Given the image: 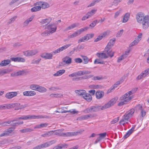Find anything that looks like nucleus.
I'll list each match as a JSON object with an SVG mask.
<instances>
[{
  "label": "nucleus",
  "mask_w": 149,
  "mask_h": 149,
  "mask_svg": "<svg viewBox=\"0 0 149 149\" xmlns=\"http://www.w3.org/2000/svg\"><path fill=\"white\" fill-rule=\"evenodd\" d=\"M50 117L46 116L38 115L36 116L35 115H28V116H22L20 117L14 118L13 120L10 121L12 122L10 125L13 127H15L17 125L22 124L23 123V121H19L16 123H14L15 121H18L19 119L26 120L27 119H36L39 118H49Z\"/></svg>",
  "instance_id": "f257e3e1"
},
{
  "label": "nucleus",
  "mask_w": 149,
  "mask_h": 149,
  "mask_svg": "<svg viewBox=\"0 0 149 149\" xmlns=\"http://www.w3.org/2000/svg\"><path fill=\"white\" fill-rule=\"evenodd\" d=\"M136 17L137 22L142 24L143 29H147L149 26V16H144V13L140 12L138 13Z\"/></svg>",
  "instance_id": "f03ea898"
},
{
  "label": "nucleus",
  "mask_w": 149,
  "mask_h": 149,
  "mask_svg": "<svg viewBox=\"0 0 149 149\" xmlns=\"http://www.w3.org/2000/svg\"><path fill=\"white\" fill-rule=\"evenodd\" d=\"M133 98L132 96L129 97L125 94L124 95L120 97L119 100L120 101L118 104V106H122L125 104H127V102L130 101Z\"/></svg>",
  "instance_id": "7ed1b4c3"
},
{
  "label": "nucleus",
  "mask_w": 149,
  "mask_h": 149,
  "mask_svg": "<svg viewBox=\"0 0 149 149\" xmlns=\"http://www.w3.org/2000/svg\"><path fill=\"white\" fill-rule=\"evenodd\" d=\"M101 110V106L96 105L88 107L84 111L85 113L97 112Z\"/></svg>",
  "instance_id": "20e7f679"
},
{
  "label": "nucleus",
  "mask_w": 149,
  "mask_h": 149,
  "mask_svg": "<svg viewBox=\"0 0 149 149\" xmlns=\"http://www.w3.org/2000/svg\"><path fill=\"white\" fill-rule=\"evenodd\" d=\"M118 99V97H116L112 99L108 102L103 106H101V110H104L113 106Z\"/></svg>",
  "instance_id": "39448f33"
},
{
  "label": "nucleus",
  "mask_w": 149,
  "mask_h": 149,
  "mask_svg": "<svg viewBox=\"0 0 149 149\" xmlns=\"http://www.w3.org/2000/svg\"><path fill=\"white\" fill-rule=\"evenodd\" d=\"M84 131V130H79L75 132H62L59 134L61 136H77L80 134Z\"/></svg>",
  "instance_id": "423d86ee"
},
{
  "label": "nucleus",
  "mask_w": 149,
  "mask_h": 149,
  "mask_svg": "<svg viewBox=\"0 0 149 149\" xmlns=\"http://www.w3.org/2000/svg\"><path fill=\"white\" fill-rule=\"evenodd\" d=\"M96 11L97 10L93 9L89 11L85 15L83 16L81 20L82 21H84L90 18L95 13Z\"/></svg>",
  "instance_id": "0eeeda50"
},
{
  "label": "nucleus",
  "mask_w": 149,
  "mask_h": 149,
  "mask_svg": "<svg viewBox=\"0 0 149 149\" xmlns=\"http://www.w3.org/2000/svg\"><path fill=\"white\" fill-rule=\"evenodd\" d=\"M38 52L37 49H34L24 52L23 53L26 56H31L36 54Z\"/></svg>",
  "instance_id": "6e6552de"
},
{
  "label": "nucleus",
  "mask_w": 149,
  "mask_h": 149,
  "mask_svg": "<svg viewBox=\"0 0 149 149\" xmlns=\"http://www.w3.org/2000/svg\"><path fill=\"white\" fill-rule=\"evenodd\" d=\"M134 112V110L133 109H132L127 112L123 116L124 119L125 120H128L130 118L133 116Z\"/></svg>",
  "instance_id": "1a4fd4ad"
},
{
  "label": "nucleus",
  "mask_w": 149,
  "mask_h": 149,
  "mask_svg": "<svg viewBox=\"0 0 149 149\" xmlns=\"http://www.w3.org/2000/svg\"><path fill=\"white\" fill-rule=\"evenodd\" d=\"M71 45L70 44L65 45L62 47L58 48L57 49L53 51V53H54V54H56L57 53H59L61 52L62 51L66 49Z\"/></svg>",
  "instance_id": "9d476101"
},
{
  "label": "nucleus",
  "mask_w": 149,
  "mask_h": 149,
  "mask_svg": "<svg viewBox=\"0 0 149 149\" xmlns=\"http://www.w3.org/2000/svg\"><path fill=\"white\" fill-rule=\"evenodd\" d=\"M149 74V68L142 72L141 74L136 77V79L140 80L145 77Z\"/></svg>",
  "instance_id": "9b49d317"
},
{
  "label": "nucleus",
  "mask_w": 149,
  "mask_h": 149,
  "mask_svg": "<svg viewBox=\"0 0 149 149\" xmlns=\"http://www.w3.org/2000/svg\"><path fill=\"white\" fill-rule=\"evenodd\" d=\"M47 28L49 33H52L56 31L57 27L55 24H49L47 26Z\"/></svg>",
  "instance_id": "f8f14e48"
},
{
  "label": "nucleus",
  "mask_w": 149,
  "mask_h": 149,
  "mask_svg": "<svg viewBox=\"0 0 149 149\" xmlns=\"http://www.w3.org/2000/svg\"><path fill=\"white\" fill-rule=\"evenodd\" d=\"M72 59L68 56H66L63 58L62 61L61 62V64L63 65L66 64L69 65L72 62Z\"/></svg>",
  "instance_id": "ddd939ff"
},
{
  "label": "nucleus",
  "mask_w": 149,
  "mask_h": 149,
  "mask_svg": "<svg viewBox=\"0 0 149 149\" xmlns=\"http://www.w3.org/2000/svg\"><path fill=\"white\" fill-rule=\"evenodd\" d=\"M18 93L17 92H12L6 93L5 97L8 99H11L17 96Z\"/></svg>",
  "instance_id": "4468645a"
},
{
  "label": "nucleus",
  "mask_w": 149,
  "mask_h": 149,
  "mask_svg": "<svg viewBox=\"0 0 149 149\" xmlns=\"http://www.w3.org/2000/svg\"><path fill=\"white\" fill-rule=\"evenodd\" d=\"M35 4L36 5H40L41 8L45 9L49 8V4L45 2L38 1L36 2Z\"/></svg>",
  "instance_id": "2eb2a0df"
},
{
  "label": "nucleus",
  "mask_w": 149,
  "mask_h": 149,
  "mask_svg": "<svg viewBox=\"0 0 149 149\" xmlns=\"http://www.w3.org/2000/svg\"><path fill=\"white\" fill-rule=\"evenodd\" d=\"M116 41V38H113L110 39L105 49H111V47L113 46Z\"/></svg>",
  "instance_id": "dca6fc26"
},
{
  "label": "nucleus",
  "mask_w": 149,
  "mask_h": 149,
  "mask_svg": "<svg viewBox=\"0 0 149 149\" xmlns=\"http://www.w3.org/2000/svg\"><path fill=\"white\" fill-rule=\"evenodd\" d=\"M53 52L51 53H44L41 54V56L42 58L45 59H51L52 58L53 55H54Z\"/></svg>",
  "instance_id": "f3484780"
},
{
  "label": "nucleus",
  "mask_w": 149,
  "mask_h": 149,
  "mask_svg": "<svg viewBox=\"0 0 149 149\" xmlns=\"http://www.w3.org/2000/svg\"><path fill=\"white\" fill-rule=\"evenodd\" d=\"M36 94V92L33 91H27L23 92V95L24 96H33Z\"/></svg>",
  "instance_id": "a211bd4d"
},
{
  "label": "nucleus",
  "mask_w": 149,
  "mask_h": 149,
  "mask_svg": "<svg viewBox=\"0 0 149 149\" xmlns=\"http://www.w3.org/2000/svg\"><path fill=\"white\" fill-rule=\"evenodd\" d=\"M96 55L100 59H106L108 58V56L105 53H97Z\"/></svg>",
  "instance_id": "6ab92c4d"
},
{
  "label": "nucleus",
  "mask_w": 149,
  "mask_h": 149,
  "mask_svg": "<svg viewBox=\"0 0 149 149\" xmlns=\"http://www.w3.org/2000/svg\"><path fill=\"white\" fill-rule=\"evenodd\" d=\"M79 25V23H73L69 26L67 27L63 30V31L65 32L71 30L72 29H73L76 27L78 26Z\"/></svg>",
  "instance_id": "aec40b11"
},
{
  "label": "nucleus",
  "mask_w": 149,
  "mask_h": 149,
  "mask_svg": "<svg viewBox=\"0 0 149 149\" xmlns=\"http://www.w3.org/2000/svg\"><path fill=\"white\" fill-rule=\"evenodd\" d=\"M104 52H105L108 57H110L112 58L114 56V52L112 51L111 49H104Z\"/></svg>",
  "instance_id": "412c9836"
},
{
  "label": "nucleus",
  "mask_w": 149,
  "mask_h": 149,
  "mask_svg": "<svg viewBox=\"0 0 149 149\" xmlns=\"http://www.w3.org/2000/svg\"><path fill=\"white\" fill-rule=\"evenodd\" d=\"M135 127V126H133L131 129L127 132L124 136V137L125 139H126L128 137L134 132Z\"/></svg>",
  "instance_id": "4be33fe9"
},
{
  "label": "nucleus",
  "mask_w": 149,
  "mask_h": 149,
  "mask_svg": "<svg viewBox=\"0 0 149 149\" xmlns=\"http://www.w3.org/2000/svg\"><path fill=\"white\" fill-rule=\"evenodd\" d=\"M20 105V103H15L12 104H6L7 108L9 109L12 108L19 107Z\"/></svg>",
  "instance_id": "5701e85b"
},
{
  "label": "nucleus",
  "mask_w": 149,
  "mask_h": 149,
  "mask_svg": "<svg viewBox=\"0 0 149 149\" xmlns=\"http://www.w3.org/2000/svg\"><path fill=\"white\" fill-rule=\"evenodd\" d=\"M104 92L101 91H97L95 93L96 97L98 99L102 98L104 96Z\"/></svg>",
  "instance_id": "b1692460"
},
{
  "label": "nucleus",
  "mask_w": 149,
  "mask_h": 149,
  "mask_svg": "<svg viewBox=\"0 0 149 149\" xmlns=\"http://www.w3.org/2000/svg\"><path fill=\"white\" fill-rule=\"evenodd\" d=\"M136 107L139 110L141 111V114L142 117H143L146 115V111L142 109V107L139 104L136 106Z\"/></svg>",
  "instance_id": "393cba45"
},
{
  "label": "nucleus",
  "mask_w": 149,
  "mask_h": 149,
  "mask_svg": "<svg viewBox=\"0 0 149 149\" xmlns=\"http://www.w3.org/2000/svg\"><path fill=\"white\" fill-rule=\"evenodd\" d=\"M83 97L88 102H90L92 100V98L91 95L86 93V92L85 94L84 95Z\"/></svg>",
  "instance_id": "a878e982"
},
{
  "label": "nucleus",
  "mask_w": 149,
  "mask_h": 149,
  "mask_svg": "<svg viewBox=\"0 0 149 149\" xmlns=\"http://www.w3.org/2000/svg\"><path fill=\"white\" fill-rule=\"evenodd\" d=\"M52 18L49 17L47 19H44L42 20L40 23L42 25H46L49 24L51 21Z\"/></svg>",
  "instance_id": "bb28decb"
},
{
  "label": "nucleus",
  "mask_w": 149,
  "mask_h": 149,
  "mask_svg": "<svg viewBox=\"0 0 149 149\" xmlns=\"http://www.w3.org/2000/svg\"><path fill=\"white\" fill-rule=\"evenodd\" d=\"M86 91L85 90H76L75 91L78 95L82 97L85 94Z\"/></svg>",
  "instance_id": "cd10ccee"
},
{
  "label": "nucleus",
  "mask_w": 149,
  "mask_h": 149,
  "mask_svg": "<svg viewBox=\"0 0 149 149\" xmlns=\"http://www.w3.org/2000/svg\"><path fill=\"white\" fill-rule=\"evenodd\" d=\"M49 125L48 123H41L40 124L37 125L35 126L34 129H40L41 128L45 127Z\"/></svg>",
  "instance_id": "c85d7f7f"
},
{
  "label": "nucleus",
  "mask_w": 149,
  "mask_h": 149,
  "mask_svg": "<svg viewBox=\"0 0 149 149\" xmlns=\"http://www.w3.org/2000/svg\"><path fill=\"white\" fill-rule=\"evenodd\" d=\"M91 116V114L81 116L78 117V119L80 120L87 119L89 118Z\"/></svg>",
  "instance_id": "c756f323"
},
{
  "label": "nucleus",
  "mask_w": 149,
  "mask_h": 149,
  "mask_svg": "<svg viewBox=\"0 0 149 149\" xmlns=\"http://www.w3.org/2000/svg\"><path fill=\"white\" fill-rule=\"evenodd\" d=\"M50 131L48 132H46L45 134H42L41 136L42 137H49L53 135L54 132L55 131Z\"/></svg>",
  "instance_id": "7c9ffc66"
},
{
  "label": "nucleus",
  "mask_w": 149,
  "mask_h": 149,
  "mask_svg": "<svg viewBox=\"0 0 149 149\" xmlns=\"http://www.w3.org/2000/svg\"><path fill=\"white\" fill-rule=\"evenodd\" d=\"M37 91L40 93H45L47 91V89L45 87L38 85Z\"/></svg>",
  "instance_id": "2f4dec72"
},
{
  "label": "nucleus",
  "mask_w": 149,
  "mask_h": 149,
  "mask_svg": "<svg viewBox=\"0 0 149 149\" xmlns=\"http://www.w3.org/2000/svg\"><path fill=\"white\" fill-rule=\"evenodd\" d=\"M34 5V6L31 9V11L32 12H35L38 11L40 10L41 9V7L40 5Z\"/></svg>",
  "instance_id": "473e14b6"
},
{
  "label": "nucleus",
  "mask_w": 149,
  "mask_h": 149,
  "mask_svg": "<svg viewBox=\"0 0 149 149\" xmlns=\"http://www.w3.org/2000/svg\"><path fill=\"white\" fill-rule=\"evenodd\" d=\"M34 130V129L31 128H28L20 130L19 131L22 133H26L31 132Z\"/></svg>",
  "instance_id": "72a5a7b5"
},
{
  "label": "nucleus",
  "mask_w": 149,
  "mask_h": 149,
  "mask_svg": "<svg viewBox=\"0 0 149 149\" xmlns=\"http://www.w3.org/2000/svg\"><path fill=\"white\" fill-rule=\"evenodd\" d=\"M65 71V70L64 69L60 70L57 71L56 73L54 74L53 75L55 77L61 75L64 73Z\"/></svg>",
  "instance_id": "f704fd0d"
},
{
  "label": "nucleus",
  "mask_w": 149,
  "mask_h": 149,
  "mask_svg": "<svg viewBox=\"0 0 149 149\" xmlns=\"http://www.w3.org/2000/svg\"><path fill=\"white\" fill-rule=\"evenodd\" d=\"M11 62V61L9 60H5L1 61L0 63L1 66H5L8 65Z\"/></svg>",
  "instance_id": "c9c22d12"
},
{
  "label": "nucleus",
  "mask_w": 149,
  "mask_h": 149,
  "mask_svg": "<svg viewBox=\"0 0 149 149\" xmlns=\"http://www.w3.org/2000/svg\"><path fill=\"white\" fill-rule=\"evenodd\" d=\"M130 16V13H126L123 17V23H125L127 22Z\"/></svg>",
  "instance_id": "e433bc0d"
},
{
  "label": "nucleus",
  "mask_w": 149,
  "mask_h": 149,
  "mask_svg": "<svg viewBox=\"0 0 149 149\" xmlns=\"http://www.w3.org/2000/svg\"><path fill=\"white\" fill-rule=\"evenodd\" d=\"M89 87L91 89H97L101 88L102 87V86L99 85L92 84L90 85L89 86Z\"/></svg>",
  "instance_id": "4c0bfd02"
},
{
  "label": "nucleus",
  "mask_w": 149,
  "mask_h": 149,
  "mask_svg": "<svg viewBox=\"0 0 149 149\" xmlns=\"http://www.w3.org/2000/svg\"><path fill=\"white\" fill-rule=\"evenodd\" d=\"M89 28L88 26L85 27L84 28H81L77 31L79 35H80L82 32L86 31Z\"/></svg>",
  "instance_id": "58836bf2"
},
{
  "label": "nucleus",
  "mask_w": 149,
  "mask_h": 149,
  "mask_svg": "<svg viewBox=\"0 0 149 149\" xmlns=\"http://www.w3.org/2000/svg\"><path fill=\"white\" fill-rule=\"evenodd\" d=\"M89 28L88 26L85 27L84 28H81L77 31L79 35H80L82 32L86 31Z\"/></svg>",
  "instance_id": "ea45409f"
},
{
  "label": "nucleus",
  "mask_w": 149,
  "mask_h": 149,
  "mask_svg": "<svg viewBox=\"0 0 149 149\" xmlns=\"http://www.w3.org/2000/svg\"><path fill=\"white\" fill-rule=\"evenodd\" d=\"M38 86V85L37 84H31L30 86V88L32 90L37 91Z\"/></svg>",
  "instance_id": "a19ab883"
},
{
  "label": "nucleus",
  "mask_w": 149,
  "mask_h": 149,
  "mask_svg": "<svg viewBox=\"0 0 149 149\" xmlns=\"http://www.w3.org/2000/svg\"><path fill=\"white\" fill-rule=\"evenodd\" d=\"M11 121H10L9 120L6 122H3L1 123H0V126H9V124H10L11 123Z\"/></svg>",
  "instance_id": "79ce46f5"
},
{
  "label": "nucleus",
  "mask_w": 149,
  "mask_h": 149,
  "mask_svg": "<svg viewBox=\"0 0 149 149\" xmlns=\"http://www.w3.org/2000/svg\"><path fill=\"white\" fill-rule=\"evenodd\" d=\"M33 18V16H31L28 19L24 22V25H27L32 20Z\"/></svg>",
  "instance_id": "37998d69"
},
{
  "label": "nucleus",
  "mask_w": 149,
  "mask_h": 149,
  "mask_svg": "<svg viewBox=\"0 0 149 149\" xmlns=\"http://www.w3.org/2000/svg\"><path fill=\"white\" fill-rule=\"evenodd\" d=\"M94 63L95 64H103L104 63V62L103 61H101L100 59H96L95 60Z\"/></svg>",
  "instance_id": "c03bdc74"
},
{
  "label": "nucleus",
  "mask_w": 149,
  "mask_h": 149,
  "mask_svg": "<svg viewBox=\"0 0 149 149\" xmlns=\"http://www.w3.org/2000/svg\"><path fill=\"white\" fill-rule=\"evenodd\" d=\"M11 71V70L9 69H7L2 70H1V74L3 75V74L10 72Z\"/></svg>",
  "instance_id": "a18cd8bd"
},
{
  "label": "nucleus",
  "mask_w": 149,
  "mask_h": 149,
  "mask_svg": "<svg viewBox=\"0 0 149 149\" xmlns=\"http://www.w3.org/2000/svg\"><path fill=\"white\" fill-rule=\"evenodd\" d=\"M79 35L77 32L76 31L74 33H72V34L69 35L68 36V38H74L78 36Z\"/></svg>",
  "instance_id": "49530a36"
},
{
  "label": "nucleus",
  "mask_w": 149,
  "mask_h": 149,
  "mask_svg": "<svg viewBox=\"0 0 149 149\" xmlns=\"http://www.w3.org/2000/svg\"><path fill=\"white\" fill-rule=\"evenodd\" d=\"M67 112H70L73 114H75L76 112L74 110H69L68 111L64 110L61 112L60 113H65Z\"/></svg>",
  "instance_id": "de8ad7c7"
},
{
  "label": "nucleus",
  "mask_w": 149,
  "mask_h": 149,
  "mask_svg": "<svg viewBox=\"0 0 149 149\" xmlns=\"http://www.w3.org/2000/svg\"><path fill=\"white\" fill-rule=\"evenodd\" d=\"M50 33L48 31H45L43 32L42 33L41 35L43 37H45L48 36H49L50 34Z\"/></svg>",
  "instance_id": "09e8293b"
},
{
  "label": "nucleus",
  "mask_w": 149,
  "mask_h": 149,
  "mask_svg": "<svg viewBox=\"0 0 149 149\" xmlns=\"http://www.w3.org/2000/svg\"><path fill=\"white\" fill-rule=\"evenodd\" d=\"M139 41V39L137 40H134L133 42H132L129 45L130 47H131L136 45L138 43Z\"/></svg>",
  "instance_id": "8fccbe9b"
},
{
  "label": "nucleus",
  "mask_w": 149,
  "mask_h": 149,
  "mask_svg": "<svg viewBox=\"0 0 149 149\" xmlns=\"http://www.w3.org/2000/svg\"><path fill=\"white\" fill-rule=\"evenodd\" d=\"M85 40H87L86 36V35L84 36L79 39L78 40V42L80 43L82 42H84Z\"/></svg>",
  "instance_id": "3c124183"
},
{
  "label": "nucleus",
  "mask_w": 149,
  "mask_h": 149,
  "mask_svg": "<svg viewBox=\"0 0 149 149\" xmlns=\"http://www.w3.org/2000/svg\"><path fill=\"white\" fill-rule=\"evenodd\" d=\"M97 20H95L94 21H93L91 24H90L89 26L90 27H91V28H93L95 27V26L96 23L97 22Z\"/></svg>",
  "instance_id": "603ef678"
},
{
  "label": "nucleus",
  "mask_w": 149,
  "mask_h": 149,
  "mask_svg": "<svg viewBox=\"0 0 149 149\" xmlns=\"http://www.w3.org/2000/svg\"><path fill=\"white\" fill-rule=\"evenodd\" d=\"M125 58H126V56L122 55L120 57L118 58L117 62L118 63H119L121 60Z\"/></svg>",
  "instance_id": "864d4df0"
},
{
  "label": "nucleus",
  "mask_w": 149,
  "mask_h": 149,
  "mask_svg": "<svg viewBox=\"0 0 149 149\" xmlns=\"http://www.w3.org/2000/svg\"><path fill=\"white\" fill-rule=\"evenodd\" d=\"M41 148H45L46 147L49 146V145L48 142L45 143H44L41 144Z\"/></svg>",
  "instance_id": "5fc2aeb1"
},
{
  "label": "nucleus",
  "mask_w": 149,
  "mask_h": 149,
  "mask_svg": "<svg viewBox=\"0 0 149 149\" xmlns=\"http://www.w3.org/2000/svg\"><path fill=\"white\" fill-rule=\"evenodd\" d=\"M60 89L59 88L56 86L52 87L49 88V90L50 91H56Z\"/></svg>",
  "instance_id": "6e6d98bb"
},
{
  "label": "nucleus",
  "mask_w": 149,
  "mask_h": 149,
  "mask_svg": "<svg viewBox=\"0 0 149 149\" xmlns=\"http://www.w3.org/2000/svg\"><path fill=\"white\" fill-rule=\"evenodd\" d=\"M94 36L93 34H87L86 35L87 40L93 38Z\"/></svg>",
  "instance_id": "4d7b16f0"
},
{
  "label": "nucleus",
  "mask_w": 149,
  "mask_h": 149,
  "mask_svg": "<svg viewBox=\"0 0 149 149\" xmlns=\"http://www.w3.org/2000/svg\"><path fill=\"white\" fill-rule=\"evenodd\" d=\"M65 146L64 145H61V146L58 145L54 147V149H61Z\"/></svg>",
  "instance_id": "13d9d810"
},
{
  "label": "nucleus",
  "mask_w": 149,
  "mask_h": 149,
  "mask_svg": "<svg viewBox=\"0 0 149 149\" xmlns=\"http://www.w3.org/2000/svg\"><path fill=\"white\" fill-rule=\"evenodd\" d=\"M109 31H107L103 33H102V34L101 36H102V38H103V37H104L106 36L107 35H108L109 34Z\"/></svg>",
  "instance_id": "bf43d9fd"
},
{
  "label": "nucleus",
  "mask_w": 149,
  "mask_h": 149,
  "mask_svg": "<svg viewBox=\"0 0 149 149\" xmlns=\"http://www.w3.org/2000/svg\"><path fill=\"white\" fill-rule=\"evenodd\" d=\"M17 18V16H15L14 17H13L11 18V19H9L8 22V23L10 24L11 23L13 22Z\"/></svg>",
  "instance_id": "052dcab7"
},
{
  "label": "nucleus",
  "mask_w": 149,
  "mask_h": 149,
  "mask_svg": "<svg viewBox=\"0 0 149 149\" xmlns=\"http://www.w3.org/2000/svg\"><path fill=\"white\" fill-rule=\"evenodd\" d=\"M41 59H38L37 60H33L31 62V64H38L39 62L40 61Z\"/></svg>",
  "instance_id": "680f3d73"
},
{
  "label": "nucleus",
  "mask_w": 149,
  "mask_h": 149,
  "mask_svg": "<svg viewBox=\"0 0 149 149\" xmlns=\"http://www.w3.org/2000/svg\"><path fill=\"white\" fill-rule=\"evenodd\" d=\"M119 117H118L117 118H115L114 119L112 120L111 122V124H114V123H116L118 121V120H119Z\"/></svg>",
  "instance_id": "e2e57ef3"
},
{
  "label": "nucleus",
  "mask_w": 149,
  "mask_h": 149,
  "mask_svg": "<svg viewBox=\"0 0 149 149\" xmlns=\"http://www.w3.org/2000/svg\"><path fill=\"white\" fill-rule=\"evenodd\" d=\"M56 142V139H54L48 142V143L49 145V146L55 143Z\"/></svg>",
  "instance_id": "0e129e2a"
},
{
  "label": "nucleus",
  "mask_w": 149,
  "mask_h": 149,
  "mask_svg": "<svg viewBox=\"0 0 149 149\" xmlns=\"http://www.w3.org/2000/svg\"><path fill=\"white\" fill-rule=\"evenodd\" d=\"M117 86L118 85H117L115 83L113 85V86L112 88L109 89L108 90V92L109 93L111 92L112 91V90H113L115 88L117 87Z\"/></svg>",
  "instance_id": "69168bd1"
},
{
  "label": "nucleus",
  "mask_w": 149,
  "mask_h": 149,
  "mask_svg": "<svg viewBox=\"0 0 149 149\" xmlns=\"http://www.w3.org/2000/svg\"><path fill=\"white\" fill-rule=\"evenodd\" d=\"M123 30L122 29L118 31L116 34V37H120L122 35Z\"/></svg>",
  "instance_id": "338daca9"
},
{
  "label": "nucleus",
  "mask_w": 149,
  "mask_h": 149,
  "mask_svg": "<svg viewBox=\"0 0 149 149\" xmlns=\"http://www.w3.org/2000/svg\"><path fill=\"white\" fill-rule=\"evenodd\" d=\"M83 60L84 62V64H87V63L88 61L89 60L88 58L86 56H84L83 58Z\"/></svg>",
  "instance_id": "774afa93"
}]
</instances>
